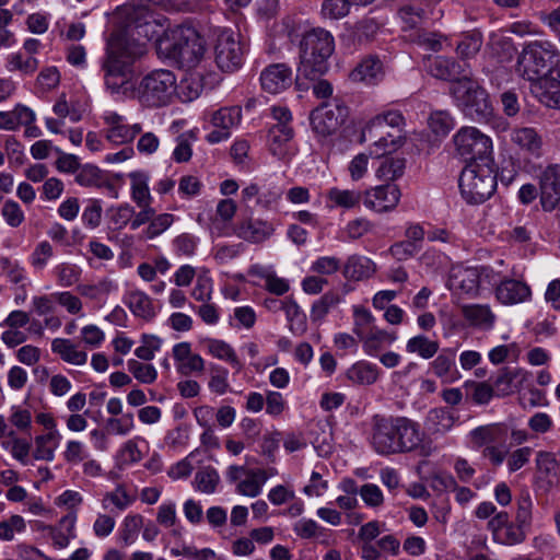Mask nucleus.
I'll list each match as a JSON object with an SVG mask.
<instances>
[{"mask_svg":"<svg viewBox=\"0 0 560 560\" xmlns=\"http://www.w3.org/2000/svg\"><path fill=\"white\" fill-rule=\"evenodd\" d=\"M294 137L291 125H273L268 132V145L270 153L279 160L289 156V143Z\"/></svg>","mask_w":560,"mask_h":560,"instance_id":"nucleus-26","label":"nucleus"},{"mask_svg":"<svg viewBox=\"0 0 560 560\" xmlns=\"http://www.w3.org/2000/svg\"><path fill=\"white\" fill-rule=\"evenodd\" d=\"M511 141L521 150L538 155L541 149V138L532 127L514 128L511 131Z\"/></svg>","mask_w":560,"mask_h":560,"instance_id":"nucleus-34","label":"nucleus"},{"mask_svg":"<svg viewBox=\"0 0 560 560\" xmlns=\"http://www.w3.org/2000/svg\"><path fill=\"white\" fill-rule=\"evenodd\" d=\"M429 127L436 136H446L454 127V119L445 110H436L429 117Z\"/></svg>","mask_w":560,"mask_h":560,"instance_id":"nucleus-56","label":"nucleus"},{"mask_svg":"<svg viewBox=\"0 0 560 560\" xmlns=\"http://www.w3.org/2000/svg\"><path fill=\"white\" fill-rule=\"evenodd\" d=\"M474 448H481L482 456L494 466H501L509 453L506 442L509 439V429L503 423H490L480 425L471 430L468 434Z\"/></svg>","mask_w":560,"mask_h":560,"instance_id":"nucleus-9","label":"nucleus"},{"mask_svg":"<svg viewBox=\"0 0 560 560\" xmlns=\"http://www.w3.org/2000/svg\"><path fill=\"white\" fill-rule=\"evenodd\" d=\"M346 116V106L337 102L324 103L311 113L310 120L314 132L318 136L327 137L340 127Z\"/></svg>","mask_w":560,"mask_h":560,"instance_id":"nucleus-15","label":"nucleus"},{"mask_svg":"<svg viewBox=\"0 0 560 560\" xmlns=\"http://www.w3.org/2000/svg\"><path fill=\"white\" fill-rule=\"evenodd\" d=\"M125 303L133 315L150 319L155 315L152 301L148 294L139 290H132L127 293Z\"/></svg>","mask_w":560,"mask_h":560,"instance_id":"nucleus-39","label":"nucleus"},{"mask_svg":"<svg viewBox=\"0 0 560 560\" xmlns=\"http://www.w3.org/2000/svg\"><path fill=\"white\" fill-rule=\"evenodd\" d=\"M383 66L378 58L369 57L362 60L350 73L352 81L376 83L383 74Z\"/></svg>","mask_w":560,"mask_h":560,"instance_id":"nucleus-33","label":"nucleus"},{"mask_svg":"<svg viewBox=\"0 0 560 560\" xmlns=\"http://www.w3.org/2000/svg\"><path fill=\"white\" fill-rule=\"evenodd\" d=\"M144 43L125 35H112L106 57L102 62L106 89L115 95L132 97L136 84L131 82L136 59L145 54Z\"/></svg>","mask_w":560,"mask_h":560,"instance_id":"nucleus-1","label":"nucleus"},{"mask_svg":"<svg viewBox=\"0 0 560 560\" xmlns=\"http://www.w3.org/2000/svg\"><path fill=\"white\" fill-rule=\"evenodd\" d=\"M530 89L541 104L560 109V81L555 77L542 78L530 85Z\"/></svg>","mask_w":560,"mask_h":560,"instance_id":"nucleus-28","label":"nucleus"},{"mask_svg":"<svg viewBox=\"0 0 560 560\" xmlns=\"http://www.w3.org/2000/svg\"><path fill=\"white\" fill-rule=\"evenodd\" d=\"M51 351L58 354L62 361L72 365L80 366L88 362V353L67 338H55L51 341Z\"/></svg>","mask_w":560,"mask_h":560,"instance_id":"nucleus-30","label":"nucleus"},{"mask_svg":"<svg viewBox=\"0 0 560 560\" xmlns=\"http://www.w3.org/2000/svg\"><path fill=\"white\" fill-rule=\"evenodd\" d=\"M282 311H284L290 323V329L293 332H303L305 330V314L294 300L285 299Z\"/></svg>","mask_w":560,"mask_h":560,"instance_id":"nucleus-50","label":"nucleus"},{"mask_svg":"<svg viewBox=\"0 0 560 560\" xmlns=\"http://www.w3.org/2000/svg\"><path fill=\"white\" fill-rule=\"evenodd\" d=\"M423 67L430 75L439 80L450 81L452 84L465 75H470V72L466 71L462 63L444 56L425 57Z\"/></svg>","mask_w":560,"mask_h":560,"instance_id":"nucleus-19","label":"nucleus"},{"mask_svg":"<svg viewBox=\"0 0 560 560\" xmlns=\"http://www.w3.org/2000/svg\"><path fill=\"white\" fill-rule=\"evenodd\" d=\"M405 117L400 110H384L370 119L362 130V140L371 142L370 153L381 158L404 143Z\"/></svg>","mask_w":560,"mask_h":560,"instance_id":"nucleus-3","label":"nucleus"},{"mask_svg":"<svg viewBox=\"0 0 560 560\" xmlns=\"http://www.w3.org/2000/svg\"><path fill=\"white\" fill-rule=\"evenodd\" d=\"M241 119L242 109L237 106L215 110L210 119L214 129L207 135L206 140L212 144L228 140L231 136V129L236 127Z\"/></svg>","mask_w":560,"mask_h":560,"instance_id":"nucleus-17","label":"nucleus"},{"mask_svg":"<svg viewBox=\"0 0 560 560\" xmlns=\"http://www.w3.org/2000/svg\"><path fill=\"white\" fill-rule=\"evenodd\" d=\"M455 155L464 162H493V144L489 136L471 126L462 127L453 136Z\"/></svg>","mask_w":560,"mask_h":560,"instance_id":"nucleus-10","label":"nucleus"},{"mask_svg":"<svg viewBox=\"0 0 560 560\" xmlns=\"http://www.w3.org/2000/svg\"><path fill=\"white\" fill-rule=\"evenodd\" d=\"M141 341L142 345L135 350L136 357L143 361L153 360L161 349L162 340L154 335H143Z\"/></svg>","mask_w":560,"mask_h":560,"instance_id":"nucleus-59","label":"nucleus"},{"mask_svg":"<svg viewBox=\"0 0 560 560\" xmlns=\"http://www.w3.org/2000/svg\"><path fill=\"white\" fill-rule=\"evenodd\" d=\"M177 94V78L168 69H154L136 84L132 97L141 106L159 108L170 105Z\"/></svg>","mask_w":560,"mask_h":560,"instance_id":"nucleus-5","label":"nucleus"},{"mask_svg":"<svg viewBox=\"0 0 560 560\" xmlns=\"http://www.w3.org/2000/svg\"><path fill=\"white\" fill-rule=\"evenodd\" d=\"M135 501L136 495L124 483H118L113 490L103 494L101 504L105 511L121 513L130 508Z\"/></svg>","mask_w":560,"mask_h":560,"instance_id":"nucleus-27","label":"nucleus"},{"mask_svg":"<svg viewBox=\"0 0 560 560\" xmlns=\"http://www.w3.org/2000/svg\"><path fill=\"white\" fill-rule=\"evenodd\" d=\"M517 510L515 521L528 527L532 523L533 500L528 491H523L516 501Z\"/></svg>","mask_w":560,"mask_h":560,"instance_id":"nucleus-64","label":"nucleus"},{"mask_svg":"<svg viewBox=\"0 0 560 560\" xmlns=\"http://www.w3.org/2000/svg\"><path fill=\"white\" fill-rule=\"evenodd\" d=\"M460 312L465 320L475 328L490 330L494 327L497 316L488 304H465Z\"/></svg>","mask_w":560,"mask_h":560,"instance_id":"nucleus-25","label":"nucleus"},{"mask_svg":"<svg viewBox=\"0 0 560 560\" xmlns=\"http://www.w3.org/2000/svg\"><path fill=\"white\" fill-rule=\"evenodd\" d=\"M375 264L368 257L353 255L347 259L342 273L345 278L360 281L371 278L375 272Z\"/></svg>","mask_w":560,"mask_h":560,"instance_id":"nucleus-32","label":"nucleus"},{"mask_svg":"<svg viewBox=\"0 0 560 560\" xmlns=\"http://www.w3.org/2000/svg\"><path fill=\"white\" fill-rule=\"evenodd\" d=\"M334 50L335 39L330 32L322 27L310 30L301 40L299 72L310 79L320 77L328 70V59Z\"/></svg>","mask_w":560,"mask_h":560,"instance_id":"nucleus-4","label":"nucleus"},{"mask_svg":"<svg viewBox=\"0 0 560 560\" xmlns=\"http://www.w3.org/2000/svg\"><path fill=\"white\" fill-rule=\"evenodd\" d=\"M202 345L211 357L230 363L236 369V371H241L243 369V364L234 348L226 341L215 338H205L202 340Z\"/></svg>","mask_w":560,"mask_h":560,"instance_id":"nucleus-31","label":"nucleus"},{"mask_svg":"<svg viewBox=\"0 0 560 560\" xmlns=\"http://www.w3.org/2000/svg\"><path fill=\"white\" fill-rule=\"evenodd\" d=\"M395 424L396 455L429 456L431 454V445L418 421L405 416H396Z\"/></svg>","mask_w":560,"mask_h":560,"instance_id":"nucleus-12","label":"nucleus"},{"mask_svg":"<svg viewBox=\"0 0 560 560\" xmlns=\"http://www.w3.org/2000/svg\"><path fill=\"white\" fill-rule=\"evenodd\" d=\"M396 416L375 413L370 420L368 443L380 456L396 455Z\"/></svg>","mask_w":560,"mask_h":560,"instance_id":"nucleus-14","label":"nucleus"},{"mask_svg":"<svg viewBox=\"0 0 560 560\" xmlns=\"http://www.w3.org/2000/svg\"><path fill=\"white\" fill-rule=\"evenodd\" d=\"M405 166V160L401 158H386L382 161L376 174L384 180H395L404 174Z\"/></svg>","mask_w":560,"mask_h":560,"instance_id":"nucleus-51","label":"nucleus"},{"mask_svg":"<svg viewBox=\"0 0 560 560\" xmlns=\"http://www.w3.org/2000/svg\"><path fill=\"white\" fill-rule=\"evenodd\" d=\"M495 285V298L504 305H514L528 301L532 296L530 288L527 283L515 279H504L499 277Z\"/></svg>","mask_w":560,"mask_h":560,"instance_id":"nucleus-23","label":"nucleus"},{"mask_svg":"<svg viewBox=\"0 0 560 560\" xmlns=\"http://www.w3.org/2000/svg\"><path fill=\"white\" fill-rule=\"evenodd\" d=\"M62 456L66 463L70 465H78L88 459L89 452L83 442L79 440H69L66 443Z\"/></svg>","mask_w":560,"mask_h":560,"instance_id":"nucleus-57","label":"nucleus"},{"mask_svg":"<svg viewBox=\"0 0 560 560\" xmlns=\"http://www.w3.org/2000/svg\"><path fill=\"white\" fill-rule=\"evenodd\" d=\"M245 46L238 33L232 30H220L214 45V60L224 72L238 70L244 60Z\"/></svg>","mask_w":560,"mask_h":560,"instance_id":"nucleus-13","label":"nucleus"},{"mask_svg":"<svg viewBox=\"0 0 560 560\" xmlns=\"http://www.w3.org/2000/svg\"><path fill=\"white\" fill-rule=\"evenodd\" d=\"M499 281V273L489 266L452 268L450 288L456 292L477 296L481 290L494 287Z\"/></svg>","mask_w":560,"mask_h":560,"instance_id":"nucleus-11","label":"nucleus"},{"mask_svg":"<svg viewBox=\"0 0 560 560\" xmlns=\"http://www.w3.org/2000/svg\"><path fill=\"white\" fill-rule=\"evenodd\" d=\"M110 222L115 229H124L127 224L131 225V219L135 215V209L129 203H122L108 209Z\"/></svg>","mask_w":560,"mask_h":560,"instance_id":"nucleus-62","label":"nucleus"},{"mask_svg":"<svg viewBox=\"0 0 560 560\" xmlns=\"http://www.w3.org/2000/svg\"><path fill=\"white\" fill-rule=\"evenodd\" d=\"M38 60L35 57L24 58L21 52H13L7 57V70L19 71L24 75L33 74L38 68Z\"/></svg>","mask_w":560,"mask_h":560,"instance_id":"nucleus-47","label":"nucleus"},{"mask_svg":"<svg viewBox=\"0 0 560 560\" xmlns=\"http://www.w3.org/2000/svg\"><path fill=\"white\" fill-rule=\"evenodd\" d=\"M559 58L557 47L549 40H533L523 45L517 56L516 74L530 85L549 77L550 67Z\"/></svg>","mask_w":560,"mask_h":560,"instance_id":"nucleus-6","label":"nucleus"},{"mask_svg":"<svg viewBox=\"0 0 560 560\" xmlns=\"http://www.w3.org/2000/svg\"><path fill=\"white\" fill-rule=\"evenodd\" d=\"M127 368L132 376L142 384H152L158 378V371L153 364L130 359L127 361Z\"/></svg>","mask_w":560,"mask_h":560,"instance_id":"nucleus-48","label":"nucleus"},{"mask_svg":"<svg viewBox=\"0 0 560 560\" xmlns=\"http://www.w3.org/2000/svg\"><path fill=\"white\" fill-rule=\"evenodd\" d=\"M1 215L4 222L11 228H19L25 220L23 209L12 199H8L3 202Z\"/></svg>","mask_w":560,"mask_h":560,"instance_id":"nucleus-58","label":"nucleus"},{"mask_svg":"<svg viewBox=\"0 0 560 560\" xmlns=\"http://www.w3.org/2000/svg\"><path fill=\"white\" fill-rule=\"evenodd\" d=\"M327 207L330 209L341 208L345 210L355 209L364 198V192L354 189H340L332 187L326 192Z\"/></svg>","mask_w":560,"mask_h":560,"instance_id":"nucleus-29","label":"nucleus"},{"mask_svg":"<svg viewBox=\"0 0 560 560\" xmlns=\"http://www.w3.org/2000/svg\"><path fill=\"white\" fill-rule=\"evenodd\" d=\"M81 268L73 264L62 262L55 267L54 273L61 287H71L79 282Z\"/></svg>","mask_w":560,"mask_h":560,"instance_id":"nucleus-55","label":"nucleus"},{"mask_svg":"<svg viewBox=\"0 0 560 560\" xmlns=\"http://www.w3.org/2000/svg\"><path fill=\"white\" fill-rule=\"evenodd\" d=\"M440 349V345L435 340L429 339L424 335H417L410 338L406 343V350L409 353H417L422 359L433 358Z\"/></svg>","mask_w":560,"mask_h":560,"instance_id":"nucleus-42","label":"nucleus"},{"mask_svg":"<svg viewBox=\"0 0 560 560\" xmlns=\"http://www.w3.org/2000/svg\"><path fill=\"white\" fill-rule=\"evenodd\" d=\"M267 479L268 476L264 469L247 470L246 478L238 482L236 487L237 492L246 497L255 498L260 494Z\"/></svg>","mask_w":560,"mask_h":560,"instance_id":"nucleus-41","label":"nucleus"},{"mask_svg":"<svg viewBox=\"0 0 560 560\" xmlns=\"http://www.w3.org/2000/svg\"><path fill=\"white\" fill-rule=\"evenodd\" d=\"M276 225L272 221L248 215L238 220L233 226L236 237L249 244H262L273 236Z\"/></svg>","mask_w":560,"mask_h":560,"instance_id":"nucleus-16","label":"nucleus"},{"mask_svg":"<svg viewBox=\"0 0 560 560\" xmlns=\"http://www.w3.org/2000/svg\"><path fill=\"white\" fill-rule=\"evenodd\" d=\"M293 532L302 539H312L322 536L324 527L312 518H301L293 525Z\"/></svg>","mask_w":560,"mask_h":560,"instance_id":"nucleus-61","label":"nucleus"},{"mask_svg":"<svg viewBox=\"0 0 560 560\" xmlns=\"http://www.w3.org/2000/svg\"><path fill=\"white\" fill-rule=\"evenodd\" d=\"M75 182L83 187H102L104 177L102 171L92 164H86L81 167L77 175Z\"/></svg>","mask_w":560,"mask_h":560,"instance_id":"nucleus-53","label":"nucleus"},{"mask_svg":"<svg viewBox=\"0 0 560 560\" xmlns=\"http://www.w3.org/2000/svg\"><path fill=\"white\" fill-rule=\"evenodd\" d=\"M540 202L546 211H552L560 202V165L550 164L539 175Z\"/></svg>","mask_w":560,"mask_h":560,"instance_id":"nucleus-20","label":"nucleus"},{"mask_svg":"<svg viewBox=\"0 0 560 560\" xmlns=\"http://www.w3.org/2000/svg\"><path fill=\"white\" fill-rule=\"evenodd\" d=\"M220 482V476L213 467H202L199 469L194 478V487L197 491L212 494L217 491Z\"/></svg>","mask_w":560,"mask_h":560,"instance_id":"nucleus-43","label":"nucleus"},{"mask_svg":"<svg viewBox=\"0 0 560 560\" xmlns=\"http://www.w3.org/2000/svg\"><path fill=\"white\" fill-rule=\"evenodd\" d=\"M351 0H325L322 4V14L326 19L338 20L349 13Z\"/></svg>","mask_w":560,"mask_h":560,"instance_id":"nucleus-60","label":"nucleus"},{"mask_svg":"<svg viewBox=\"0 0 560 560\" xmlns=\"http://www.w3.org/2000/svg\"><path fill=\"white\" fill-rule=\"evenodd\" d=\"M378 376V368L366 361H359L347 370L348 380L358 385L374 384Z\"/></svg>","mask_w":560,"mask_h":560,"instance_id":"nucleus-38","label":"nucleus"},{"mask_svg":"<svg viewBox=\"0 0 560 560\" xmlns=\"http://www.w3.org/2000/svg\"><path fill=\"white\" fill-rule=\"evenodd\" d=\"M131 180V199L136 205H151L152 196L149 188V175L144 172H132L129 174Z\"/></svg>","mask_w":560,"mask_h":560,"instance_id":"nucleus-40","label":"nucleus"},{"mask_svg":"<svg viewBox=\"0 0 560 560\" xmlns=\"http://www.w3.org/2000/svg\"><path fill=\"white\" fill-rule=\"evenodd\" d=\"M455 421L453 412L446 408H434L427 416V425L432 434L444 435L452 430Z\"/></svg>","mask_w":560,"mask_h":560,"instance_id":"nucleus-36","label":"nucleus"},{"mask_svg":"<svg viewBox=\"0 0 560 560\" xmlns=\"http://www.w3.org/2000/svg\"><path fill=\"white\" fill-rule=\"evenodd\" d=\"M208 388L210 393L223 396L230 392L229 370L219 364H211L209 369Z\"/></svg>","mask_w":560,"mask_h":560,"instance_id":"nucleus-44","label":"nucleus"},{"mask_svg":"<svg viewBox=\"0 0 560 560\" xmlns=\"http://www.w3.org/2000/svg\"><path fill=\"white\" fill-rule=\"evenodd\" d=\"M103 120L106 125L105 137L114 144L131 142L142 131L140 124L128 125L124 116L113 110L105 112Z\"/></svg>","mask_w":560,"mask_h":560,"instance_id":"nucleus-18","label":"nucleus"},{"mask_svg":"<svg viewBox=\"0 0 560 560\" xmlns=\"http://www.w3.org/2000/svg\"><path fill=\"white\" fill-rule=\"evenodd\" d=\"M340 299L337 293L326 292L317 301L312 304L311 307V319L313 322L322 320L332 308L339 303Z\"/></svg>","mask_w":560,"mask_h":560,"instance_id":"nucleus-52","label":"nucleus"},{"mask_svg":"<svg viewBox=\"0 0 560 560\" xmlns=\"http://www.w3.org/2000/svg\"><path fill=\"white\" fill-rule=\"evenodd\" d=\"M400 190L395 184L377 186L364 192V206L376 212H387L396 208L400 199Z\"/></svg>","mask_w":560,"mask_h":560,"instance_id":"nucleus-21","label":"nucleus"},{"mask_svg":"<svg viewBox=\"0 0 560 560\" xmlns=\"http://www.w3.org/2000/svg\"><path fill=\"white\" fill-rule=\"evenodd\" d=\"M353 332L358 336L359 339H362L363 336L372 330V328L376 327L374 325V316L365 307L355 306L353 308Z\"/></svg>","mask_w":560,"mask_h":560,"instance_id":"nucleus-49","label":"nucleus"},{"mask_svg":"<svg viewBox=\"0 0 560 560\" xmlns=\"http://www.w3.org/2000/svg\"><path fill=\"white\" fill-rule=\"evenodd\" d=\"M117 288L115 282L108 278L101 279L93 284H79L77 287L78 292L90 300L98 301Z\"/></svg>","mask_w":560,"mask_h":560,"instance_id":"nucleus-45","label":"nucleus"},{"mask_svg":"<svg viewBox=\"0 0 560 560\" xmlns=\"http://www.w3.org/2000/svg\"><path fill=\"white\" fill-rule=\"evenodd\" d=\"M396 332H389L387 330L375 327L372 328V330L369 334L363 336V338L360 339V341L362 342L363 349L366 354L375 355L385 346H389L394 341H396Z\"/></svg>","mask_w":560,"mask_h":560,"instance_id":"nucleus-35","label":"nucleus"},{"mask_svg":"<svg viewBox=\"0 0 560 560\" xmlns=\"http://www.w3.org/2000/svg\"><path fill=\"white\" fill-rule=\"evenodd\" d=\"M60 439L61 436L58 430H52L46 434L37 435L35 438L34 458L37 460L52 462L55 458V451Z\"/></svg>","mask_w":560,"mask_h":560,"instance_id":"nucleus-37","label":"nucleus"},{"mask_svg":"<svg viewBox=\"0 0 560 560\" xmlns=\"http://www.w3.org/2000/svg\"><path fill=\"white\" fill-rule=\"evenodd\" d=\"M532 454L533 448L529 446H523L508 453L505 460L509 472H515L527 465Z\"/></svg>","mask_w":560,"mask_h":560,"instance_id":"nucleus-63","label":"nucleus"},{"mask_svg":"<svg viewBox=\"0 0 560 560\" xmlns=\"http://www.w3.org/2000/svg\"><path fill=\"white\" fill-rule=\"evenodd\" d=\"M450 94L455 105L470 119L482 121L492 116L493 107L488 92L470 75L451 84Z\"/></svg>","mask_w":560,"mask_h":560,"instance_id":"nucleus-7","label":"nucleus"},{"mask_svg":"<svg viewBox=\"0 0 560 560\" xmlns=\"http://www.w3.org/2000/svg\"><path fill=\"white\" fill-rule=\"evenodd\" d=\"M260 84L264 91L278 94L292 84V70L285 63H273L260 73Z\"/></svg>","mask_w":560,"mask_h":560,"instance_id":"nucleus-22","label":"nucleus"},{"mask_svg":"<svg viewBox=\"0 0 560 560\" xmlns=\"http://www.w3.org/2000/svg\"><path fill=\"white\" fill-rule=\"evenodd\" d=\"M459 188L463 198L467 202H485L497 188V173L493 162L467 164L459 176Z\"/></svg>","mask_w":560,"mask_h":560,"instance_id":"nucleus-8","label":"nucleus"},{"mask_svg":"<svg viewBox=\"0 0 560 560\" xmlns=\"http://www.w3.org/2000/svg\"><path fill=\"white\" fill-rule=\"evenodd\" d=\"M526 526L515 523H509L502 532L499 533L497 538H493V541L503 546H515L525 541Z\"/></svg>","mask_w":560,"mask_h":560,"instance_id":"nucleus-46","label":"nucleus"},{"mask_svg":"<svg viewBox=\"0 0 560 560\" xmlns=\"http://www.w3.org/2000/svg\"><path fill=\"white\" fill-rule=\"evenodd\" d=\"M205 43L191 26L170 28L156 40V54L183 68L196 67L203 57Z\"/></svg>","mask_w":560,"mask_h":560,"instance_id":"nucleus-2","label":"nucleus"},{"mask_svg":"<svg viewBox=\"0 0 560 560\" xmlns=\"http://www.w3.org/2000/svg\"><path fill=\"white\" fill-rule=\"evenodd\" d=\"M281 197V188L272 184L260 186L257 183H250L242 189L243 200L249 201L255 198L256 206L267 211L275 208Z\"/></svg>","mask_w":560,"mask_h":560,"instance_id":"nucleus-24","label":"nucleus"},{"mask_svg":"<svg viewBox=\"0 0 560 560\" xmlns=\"http://www.w3.org/2000/svg\"><path fill=\"white\" fill-rule=\"evenodd\" d=\"M26 529L25 520L18 514L11 515L8 520L0 522V540L11 541L15 534L24 533Z\"/></svg>","mask_w":560,"mask_h":560,"instance_id":"nucleus-54","label":"nucleus"}]
</instances>
